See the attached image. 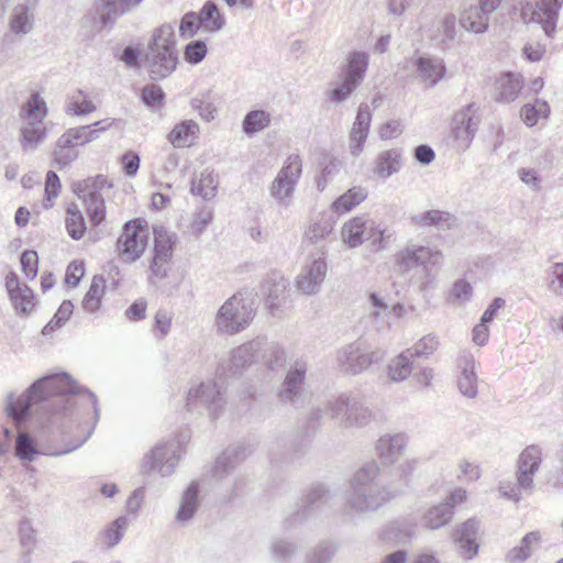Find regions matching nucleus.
Instances as JSON below:
<instances>
[{"label": "nucleus", "mask_w": 563, "mask_h": 563, "mask_svg": "<svg viewBox=\"0 0 563 563\" xmlns=\"http://www.w3.org/2000/svg\"><path fill=\"white\" fill-rule=\"evenodd\" d=\"M75 394L86 395L89 398L98 419L99 408L96 395L86 387H78L73 377L65 372L43 376L29 387L25 395L18 398L14 394H9L5 411L15 426L20 427L31 416L33 405L47 402V407H51L54 412H66L73 407L70 395Z\"/></svg>", "instance_id": "nucleus-1"}, {"label": "nucleus", "mask_w": 563, "mask_h": 563, "mask_svg": "<svg viewBox=\"0 0 563 563\" xmlns=\"http://www.w3.org/2000/svg\"><path fill=\"white\" fill-rule=\"evenodd\" d=\"M401 493V487L387 483L376 462L358 468L349 482L344 493L347 514L366 515L375 512Z\"/></svg>", "instance_id": "nucleus-2"}, {"label": "nucleus", "mask_w": 563, "mask_h": 563, "mask_svg": "<svg viewBox=\"0 0 563 563\" xmlns=\"http://www.w3.org/2000/svg\"><path fill=\"white\" fill-rule=\"evenodd\" d=\"M145 59L153 80L164 79L176 69L178 52L172 25L164 24L154 31Z\"/></svg>", "instance_id": "nucleus-3"}, {"label": "nucleus", "mask_w": 563, "mask_h": 563, "mask_svg": "<svg viewBox=\"0 0 563 563\" xmlns=\"http://www.w3.org/2000/svg\"><path fill=\"white\" fill-rule=\"evenodd\" d=\"M542 463V450L537 444L528 445L517 460L516 482H501L499 492L508 500L518 503L522 495L534 489V475Z\"/></svg>", "instance_id": "nucleus-4"}, {"label": "nucleus", "mask_w": 563, "mask_h": 563, "mask_svg": "<svg viewBox=\"0 0 563 563\" xmlns=\"http://www.w3.org/2000/svg\"><path fill=\"white\" fill-rule=\"evenodd\" d=\"M442 254L428 246L410 244L395 255V269L401 275L417 272L426 278L433 277Z\"/></svg>", "instance_id": "nucleus-5"}, {"label": "nucleus", "mask_w": 563, "mask_h": 563, "mask_svg": "<svg viewBox=\"0 0 563 563\" xmlns=\"http://www.w3.org/2000/svg\"><path fill=\"white\" fill-rule=\"evenodd\" d=\"M255 311L252 301L245 300L241 292L234 294L218 310L216 327L223 333H239L252 322Z\"/></svg>", "instance_id": "nucleus-6"}, {"label": "nucleus", "mask_w": 563, "mask_h": 563, "mask_svg": "<svg viewBox=\"0 0 563 563\" xmlns=\"http://www.w3.org/2000/svg\"><path fill=\"white\" fill-rule=\"evenodd\" d=\"M327 408L331 419L343 428H362L372 420V411L353 394H340L328 401Z\"/></svg>", "instance_id": "nucleus-7"}, {"label": "nucleus", "mask_w": 563, "mask_h": 563, "mask_svg": "<svg viewBox=\"0 0 563 563\" xmlns=\"http://www.w3.org/2000/svg\"><path fill=\"white\" fill-rule=\"evenodd\" d=\"M331 499L332 494L323 484L311 485L301 495L297 508L284 519V528L290 530L317 517Z\"/></svg>", "instance_id": "nucleus-8"}, {"label": "nucleus", "mask_w": 563, "mask_h": 563, "mask_svg": "<svg viewBox=\"0 0 563 563\" xmlns=\"http://www.w3.org/2000/svg\"><path fill=\"white\" fill-rule=\"evenodd\" d=\"M225 405L224 390L218 382H202L196 388L188 391L186 408L190 412L202 413L208 411L211 420L219 417Z\"/></svg>", "instance_id": "nucleus-9"}, {"label": "nucleus", "mask_w": 563, "mask_h": 563, "mask_svg": "<svg viewBox=\"0 0 563 563\" xmlns=\"http://www.w3.org/2000/svg\"><path fill=\"white\" fill-rule=\"evenodd\" d=\"M176 242V233L169 232L163 227L154 228V254L150 264L151 276L148 278L152 284H155V279L163 280L168 276Z\"/></svg>", "instance_id": "nucleus-10"}, {"label": "nucleus", "mask_w": 563, "mask_h": 563, "mask_svg": "<svg viewBox=\"0 0 563 563\" xmlns=\"http://www.w3.org/2000/svg\"><path fill=\"white\" fill-rule=\"evenodd\" d=\"M385 356L383 350L366 352L362 341H354L336 352L339 369L347 375H356L378 363Z\"/></svg>", "instance_id": "nucleus-11"}, {"label": "nucleus", "mask_w": 563, "mask_h": 563, "mask_svg": "<svg viewBox=\"0 0 563 563\" xmlns=\"http://www.w3.org/2000/svg\"><path fill=\"white\" fill-rule=\"evenodd\" d=\"M147 241L148 230L142 224L141 219L128 221L117 241V249L122 261L133 263L139 260L146 249Z\"/></svg>", "instance_id": "nucleus-12"}, {"label": "nucleus", "mask_w": 563, "mask_h": 563, "mask_svg": "<svg viewBox=\"0 0 563 563\" xmlns=\"http://www.w3.org/2000/svg\"><path fill=\"white\" fill-rule=\"evenodd\" d=\"M183 445L179 440H169L158 443L145 455L142 470L145 473L157 471L162 476H169L180 460Z\"/></svg>", "instance_id": "nucleus-13"}, {"label": "nucleus", "mask_w": 563, "mask_h": 563, "mask_svg": "<svg viewBox=\"0 0 563 563\" xmlns=\"http://www.w3.org/2000/svg\"><path fill=\"white\" fill-rule=\"evenodd\" d=\"M478 106L471 102L455 112L451 123V133L454 139V146L465 151L470 147L479 125V117L476 114Z\"/></svg>", "instance_id": "nucleus-14"}, {"label": "nucleus", "mask_w": 563, "mask_h": 563, "mask_svg": "<svg viewBox=\"0 0 563 563\" xmlns=\"http://www.w3.org/2000/svg\"><path fill=\"white\" fill-rule=\"evenodd\" d=\"M307 364L303 361H296L287 369L285 378L277 389V398L280 402L299 407L305 400V382Z\"/></svg>", "instance_id": "nucleus-15"}, {"label": "nucleus", "mask_w": 563, "mask_h": 563, "mask_svg": "<svg viewBox=\"0 0 563 563\" xmlns=\"http://www.w3.org/2000/svg\"><path fill=\"white\" fill-rule=\"evenodd\" d=\"M260 342L256 338L233 349L228 361L223 362L219 369V379L221 377L239 378L253 364L258 363Z\"/></svg>", "instance_id": "nucleus-16"}, {"label": "nucleus", "mask_w": 563, "mask_h": 563, "mask_svg": "<svg viewBox=\"0 0 563 563\" xmlns=\"http://www.w3.org/2000/svg\"><path fill=\"white\" fill-rule=\"evenodd\" d=\"M466 498V492L456 488L441 503L428 508L421 516V525L429 530H438L449 525L454 515V508Z\"/></svg>", "instance_id": "nucleus-17"}, {"label": "nucleus", "mask_w": 563, "mask_h": 563, "mask_svg": "<svg viewBox=\"0 0 563 563\" xmlns=\"http://www.w3.org/2000/svg\"><path fill=\"white\" fill-rule=\"evenodd\" d=\"M300 175L301 159L299 155H290L271 185L269 191L272 197L284 205H288V199L290 198Z\"/></svg>", "instance_id": "nucleus-18"}, {"label": "nucleus", "mask_w": 563, "mask_h": 563, "mask_svg": "<svg viewBox=\"0 0 563 563\" xmlns=\"http://www.w3.org/2000/svg\"><path fill=\"white\" fill-rule=\"evenodd\" d=\"M457 388L460 393L470 399L476 398L478 394V377L475 371V360L473 354L463 350L456 358Z\"/></svg>", "instance_id": "nucleus-19"}, {"label": "nucleus", "mask_w": 563, "mask_h": 563, "mask_svg": "<svg viewBox=\"0 0 563 563\" xmlns=\"http://www.w3.org/2000/svg\"><path fill=\"white\" fill-rule=\"evenodd\" d=\"M327 271L328 266L323 258L309 261L296 279L297 289L305 295L317 294L325 278Z\"/></svg>", "instance_id": "nucleus-20"}, {"label": "nucleus", "mask_w": 563, "mask_h": 563, "mask_svg": "<svg viewBox=\"0 0 563 563\" xmlns=\"http://www.w3.org/2000/svg\"><path fill=\"white\" fill-rule=\"evenodd\" d=\"M417 520L413 517H400L388 522L382 531L384 542L406 544L416 537Z\"/></svg>", "instance_id": "nucleus-21"}, {"label": "nucleus", "mask_w": 563, "mask_h": 563, "mask_svg": "<svg viewBox=\"0 0 563 563\" xmlns=\"http://www.w3.org/2000/svg\"><path fill=\"white\" fill-rule=\"evenodd\" d=\"M372 114L366 103H362L358 108L355 121L350 132V152L353 156H358L364 147L367 139Z\"/></svg>", "instance_id": "nucleus-22"}, {"label": "nucleus", "mask_w": 563, "mask_h": 563, "mask_svg": "<svg viewBox=\"0 0 563 563\" xmlns=\"http://www.w3.org/2000/svg\"><path fill=\"white\" fill-rule=\"evenodd\" d=\"M407 442L404 433L385 434L376 443L377 455L384 464H394L404 455Z\"/></svg>", "instance_id": "nucleus-23"}, {"label": "nucleus", "mask_w": 563, "mask_h": 563, "mask_svg": "<svg viewBox=\"0 0 563 563\" xmlns=\"http://www.w3.org/2000/svg\"><path fill=\"white\" fill-rule=\"evenodd\" d=\"M253 451L254 446L245 443H239L225 449L214 463L212 468L213 476L221 479L236 463L243 461Z\"/></svg>", "instance_id": "nucleus-24"}, {"label": "nucleus", "mask_w": 563, "mask_h": 563, "mask_svg": "<svg viewBox=\"0 0 563 563\" xmlns=\"http://www.w3.org/2000/svg\"><path fill=\"white\" fill-rule=\"evenodd\" d=\"M536 5L537 10H534L533 16L541 24L545 35L550 38L554 37L563 0H540Z\"/></svg>", "instance_id": "nucleus-25"}, {"label": "nucleus", "mask_w": 563, "mask_h": 563, "mask_svg": "<svg viewBox=\"0 0 563 563\" xmlns=\"http://www.w3.org/2000/svg\"><path fill=\"white\" fill-rule=\"evenodd\" d=\"M256 341L260 342L258 363L264 364L272 372H277L285 366L286 352L277 342L268 341L264 336H257Z\"/></svg>", "instance_id": "nucleus-26"}, {"label": "nucleus", "mask_w": 563, "mask_h": 563, "mask_svg": "<svg viewBox=\"0 0 563 563\" xmlns=\"http://www.w3.org/2000/svg\"><path fill=\"white\" fill-rule=\"evenodd\" d=\"M142 0H95V8L103 26L112 23L130 8L136 7Z\"/></svg>", "instance_id": "nucleus-27"}, {"label": "nucleus", "mask_w": 563, "mask_h": 563, "mask_svg": "<svg viewBox=\"0 0 563 563\" xmlns=\"http://www.w3.org/2000/svg\"><path fill=\"white\" fill-rule=\"evenodd\" d=\"M373 223L363 217H355L342 228V238L351 247L361 245L365 240L372 238Z\"/></svg>", "instance_id": "nucleus-28"}, {"label": "nucleus", "mask_w": 563, "mask_h": 563, "mask_svg": "<svg viewBox=\"0 0 563 563\" xmlns=\"http://www.w3.org/2000/svg\"><path fill=\"white\" fill-rule=\"evenodd\" d=\"M497 101L508 103L516 100L523 87V77L520 74L507 71L497 79Z\"/></svg>", "instance_id": "nucleus-29"}, {"label": "nucleus", "mask_w": 563, "mask_h": 563, "mask_svg": "<svg viewBox=\"0 0 563 563\" xmlns=\"http://www.w3.org/2000/svg\"><path fill=\"white\" fill-rule=\"evenodd\" d=\"M199 135V125L194 120L177 123L168 134V141L176 148L189 147Z\"/></svg>", "instance_id": "nucleus-30"}, {"label": "nucleus", "mask_w": 563, "mask_h": 563, "mask_svg": "<svg viewBox=\"0 0 563 563\" xmlns=\"http://www.w3.org/2000/svg\"><path fill=\"white\" fill-rule=\"evenodd\" d=\"M299 544L287 537L274 538L269 545V555L274 563H295Z\"/></svg>", "instance_id": "nucleus-31"}, {"label": "nucleus", "mask_w": 563, "mask_h": 563, "mask_svg": "<svg viewBox=\"0 0 563 563\" xmlns=\"http://www.w3.org/2000/svg\"><path fill=\"white\" fill-rule=\"evenodd\" d=\"M368 54L365 52H352L346 64L342 68L343 78L356 86L363 81L368 67Z\"/></svg>", "instance_id": "nucleus-32"}, {"label": "nucleus", "mask_w": 563, "mask_h": 563, "mask_svg": "<svg viewBox=\"0 0 563 563\" xmlns=\"http://www.w3.org/2000/svg\"><path fill=\"white\" fill-rule=\"evenodd\" d=\"M368 54L365 52H352L346 64L342 68L343 78L356 86L363 81L368 67Z\"/></svg>", "instance_id": "nucleus-33"}, {"label": "nucleus", "mask_w": 563, "mask_h": 563, "mask_svg": "<svg viewBox=\"0 0 563 563\" xmlns=\"http://www.w3.org/2000/svg\"><path fill=\"white\" fill-rule=\"evenodd\" d=\"M199 482L192 481L184 490L176 514V521L185 523L192 519L199 506Z\"/></svg>", "instance_id": "nucleus-34"}, {"label": "nucleus", "mask_w": 563, "mask_h": 563, "mask_svg": "<svg viewBox=\"0 0 563 563\" xmlns=\"http://www.w3.org/2000/svg\"><path fill=\"white\" fill-rule=\"evenodd\" d=\"M112 126V122H108L106 126L100 129H91V126H77L68 129L62 136V144H71L74 147L85 145L99 137L100 133Z\"/></svg>", "instance_id": "nucleus-35"}, {"label": "nucleus", "mask_w": 563, "mask_h": 563, "mask_svg": "<svg viewBox=\"0 0 563 563\" xmlns=\"http://www.w3.org/2000/svg\"><path fill=\"white\" fill-rule=\"evenodd\" d=\"M288 282L284 277H269L262 285V291L266 295V303L271 310L279 307L287 297Z\"/></svg>", "instance_id": "nucleus-36"}, {"label": "nucleus", "mask_w": 563, "mask_h": 563, "mask_svg": "<svg viewBox=\"0 0 563 563\" xmlns=\"http://www.w3.org/2000/svg\"><path fill=\"white\" fill-rule=\"evenodd\" d=\"M33 25L34 15L30 7L25 3L15 5L9 20L10 31L16 35H25L33 30Z\"/></svg>", "instance_id": "nucleus-37"}, {"label": "nucleus", "mask_w": 563, "mask_h": 563, "mask_svg": "<svg viewBox=\"0 0 563 563\" xmlns=\"http://www.w3.org/2000/svg\"><path fill=\"white\" fill-rule=\"evenodd\" d=\"M401 166V151L391 148L380 152L375 161L374 172L379 177L388 178L396 174Z\"/></svg>", "instance_id": "nucleus-38"}, {"label": "nucleus", "mask_w": 563, "mask_h": 563, "mask_svg": "<svg viewBox=\"0 0 563 563\" xmlns=\"http://www.w3.org/2000/svg\"><path fill=\"white\" fill-rule=\"evenodd\" d=\"M489 13L481 5H471L464 10L460 18L462 27L474 33H483L487 30Z\"/></svg>", "instance_id": "nucleus-39"}, {"label": "nucleus", "mask_w": 563, "mask_h": 563, "mask_svg": "<svg viewBox=\"0 0 563 563\" xmlns=\"http://www.w3.org/2000/svg\"><path fill=\"white\" fill-rule=\"evenodd\" d=\"M416 66L419 77L430 87L437 85L445 75V66L442 60L419 57Z\"/></svg>", "instance_id": "nucleus-40"}, {"label": "nucleus", "mask_w": 563, "mask_h": 563, "mask_svg": "<svg viewBox=\"0 0 563 563\" xmlns=\"http://www.w3.org/2000/svg\"><path fill=\"white\" fill-rule=\"evenodd\" d=\"M74 191L85 201L90 223L98 227L106 218V203L102 195L100 192Z\"/></svg>", "instance_id": "nucleus-41"}, {"label": "nucleus", "mask_w": 563, "mask_h": 563, "mask_svg": "<svg viewBox=\"0 0 563 563\" xmlns=\"http://www.w3.org/2000/svg\"><path fill=\"white\" fill-rule=\"evenodd\" d=\"M205 31L214 33L223 29L224 16L219 12L217 3L207 1L199 13H197Z\"/></svg>", "instance_id": "nucleus-42"}, {"label": "nucleus", "mask_w": 563, "mask_h": 563, "mask_svg": "<svg viewBox=\"0 0 563 563\" xmlns=\"http://www.w3.org/2000/svg\"><path fill=\"white\" fill-rule=\"evenodd\" d=\"M541 540V536L538 531H531L527 533L520 541V544L512 548L506 554L507 563H522L527 561L532 553L531 545L533 543H539Z\"/></svg>", "instance_id": "nucleus-43"}, {"label": "nucleus", "mask_w": 563, "mask_h": 563, "mask_svg": "<svg viewBox=\"0 0 563 563\" xmlns=\"http://www.w3.org/2000/svg\"><path fill=\"white\" fill-rule=\"evenodd\" d=\"M336 552L334 541L322 540L306 552L303 563H331Z\"/></svg>", "instance_id": "nucleus-44"}, {"label": "nucleus", "mask_w": 563, "mask_h": 563, "mask_svg": "<svg viewBox=\"0 0 563 563\" xmlns=\"http://www.w3.org/2000/svg\"><path fill=\"white\" fill-rule=\"evenodd\" d=\"M454 218L448 211L429 210L416 216H412L411 221L420 227H435L439 229L450 228L451 221Z\"/></svg>", "instance_id": "nucleus-45"}, {"label": "nucleus", "mask_w": 563, "mask_h": 563, "mask_svg": "<svg viewBox=\"0 0 563 563\" xmlns=\"http://www.w3.org/2000/svg\"><path fill=\"white\" fill-rule=\"evenodd\" d=\"M106 289V279L103 276L96 275L90 284L88 291L82 299V308L87 312H96L101 306V299Z\"/></svg>", "instance_id": "nucleus-46"}, {"label": "nucleus", "mask_w": 563, "mask_h": 563, "mask_svg": "<svg viewBox=\"0 0 563 563\" xmlns=\"http://www.w3.org/2000/svg\"><path fill=\"white\" fill-rule=\"evenodd\" d=\"M367 196L363 187H353L332 202V210L338 213H345L358 206Z\"/></svg>", "instance_id": "nucleus-47"}, {"label": "nucleus", "mask_w": 563, "mask_h": 563, "mask_svg": "<svg viewBox=\"0 0 563 563\" xmlns=\"http://www.w3.org/2000/svg\"><path fill=\"white\" fill-rule=\"evenodd\" d=\"M218 188L217 176L212 172L205 170L199 179L191 180L190 191L192 195L200 196L205 200H210L216 196Z\"/></svg>", "instance_id": "nucleus-48"}, {"label": "nucleus", "mask_w": 563, "mask_h": 563, "mask_svg": "<svg viewBox=\"0 0 563 563\" xmlns=\"http://www.w3.org/2000/svg\"><path fill=\"white\" fill-rule=\"evenodd\" d=\"M66 230L73 240H80L86 233L87 227L84 214L76 203H70L66 210Z\"/></svg>", "instance_id": "nucleus-49"}, {"label": "nucleus", "mask_w": 563, "mask_h": 563, "mask_svg": "<svg viewBox=\"0 0 563 563\" xmlns=\"http://www.w3.org/2000/svg\"><path fill=\"white\" fill-rule=\"evenodd\" d=\"M412 358L407 350L393 358L388 366L389 377L395 382L405 380L412 372Z\"/></svg>", "instance_id": "nucleus-50"}, {"label": "nucleus", "mask_w": 563, "mask_h": 563, "mask_svg": "<svg viewBox=\"0 0 563 563\" xmlns=\"http://www.w3.org/2000/svg\"><path fill=\"white\" fill-rule=\"evenodd\" d=\"M549 113L550 106L542 99H536L534 103H526L520 110V115L528 126L536 125L539 118H547Z\"/></svg>", "instance_id": "nucleus-51"}, {"label": "nucleus", "mask_w": 563, "mask_h": 563, "mask_svg": "<svg viewBox=\"0 0 563 563\" xmlns=\"http://www.w3.org/2000/svg\"><path fill=\"white\" fill-rule=\"evenodd\" d=\"M269 123L271 115L268 112L264 110H252L244 117L242 128L246 135H253L267 128Z\"/></svg>", "instance_id": "nucleus-52"}, {"label": "nucleus", "mask_w": 563, "mask_h": 563, "mask_svg": "<svg viewBox=\"0 0 563 563\" xmlns=\"http://www.w3.org/2000/svg\"><path fill=\"white\" fill-rule=\"evenodd\" d=\"M334 220L330 214H322L316 220L306 232V238L311 243H318L321 239L328 238L333 231Z\"/></svg>", "instance_id": "nucleus-53"}, {"label": "nucleus", "mask_w": 563, "mask_h": 563, "mask_svg": "<svg viewBox=\"0 0 563 563\" xmlns=\"http://www.w3.org/2000/svg\"><path fill=\"white\" fill-rule=\"evenodd\" d=\"M128 527V519L124 516L118 517L100 534L101 541L109 548L115 547L122 539Z\"/></svg>", "instance_id": "nucleus-54"}, {"label": "nucleus", "mask_w": 563, "mask_h": 563, "mask_svg": "<svg viewBox=\"0 0 563 563\" xmlns=\"http://www.w3.org/2000/svg\"><path fill=\"white\" fill-rule=\"evenodd\" d=\"M9 298L18 314H29L35 306L34 292L29 286L22 287Z\"/></svg>", "instance_id": "nucleus-55"}, {"label": "nucleus", "mask_w": 563, "mask_h": 563, "mask_svg": "<svg viewBox=\"0 0 563 563\" xmlns=\"http://www.w3.org/2000/svg\"><path fill=\"white\" fill-rule=\"evenodd\" d=\"M15 455L21 461L32 462L40 454L33 438L25 432H20L15 440Z\"/></svg>", "instance_id": "nucleus-56"}, {"label": "nucleus", "mask_w": 563, "mask_h": 563, "mask_svg": "<svg viewBox=\"0 0 563 563\" xmlns=\"http://www.w3.org/2000/svg\"><path fill=\"white\" fill-rule=\"evenodd\" d=\"M21 132L22 145L25 150L35 148L46 136L42 122H30Z\"/></svg>", "instance_id": "nucleus-57"}, {"label": "nucleus", "mask_w": 563, "mask_h": 563, "mask_svg": "<svg viewBox=\"0 0 563 563\" xmlns=\"http://www.w3.org/2000/svg\"><path fill=\"white\" fill-rule=\"evenodd\" d=\"M74 305L70 300H64L51 321L43 328V335H48L63 327L70 318Z\"/></svg>", "instance_id": "nucleus-58"}, {"label": "nucleus", "mask_w": 563, "mask_h": 563, "mask_svg": "<svg viewBox=\"0 0 563 563\" xmlns=\"http://www.w3.org/2000/svg\"><path fill=\"white\" fill-rule=\"evenodd\" d=\"M77 157V148L71 144H62V136H59L53 152L54 164L63 168L73 163Z\"/></svg>", "instance_id": "nucleus-59"}, {"label": "nucleus", "mask_w": 563, "mask_h": 563, "mask_svg": "<svg viewBox=\"0 0 563 563\" xmlns=\"http://www.w3.org/2000/svg\"><path fill=\"white\" fill-rule=\"evenodd\" d=\"M23 110L30 122H42V119L46 115V104L37 92L32 93Z\"/></svg>", "instance_id": "nucleus-60"}, {"label": "nucleus", "mask_w": 563, "mask_h": 563, "mask_svg": "<svg viewBox=\"0 0 563 563\" xmlns=\"http://www.w3.org/2000/svg\"><path fill=\"white\" fill-rule=\"evenodd\" d=\"M439 340L434 334H427L421 338L411 349L407 351L415 357H428L438 349Z\"/></svg>", "instance_id": "nucleus-61"}, {"label": "nucleus", "mask_w": 563, "mask_h": 563, "mask_svg": "<svg viewBox=\"0 0 563 563\" xmlns=\"http://www.w3.org/2000/svg\"><path fill=\"white\" fill-rule=\"evenodd\" d=\"M164 98L165 93L163 89L157 85H146L142 89L141 99L143 103L153 110L159 109L162 107Z\"/></svg>", "instance_id": "nucleus-62"}, {"label": "nucleus", "mask_w": 563, "mask_h": 563, "mask_svg": "<svg viewBox=\"0 0 563 563\" xmlns=\"http://www.w3.org/2000/svg\"><path fill=\"white\" fill-rule=\"evenodd\" d=\"M21 268L25 277L33 280L38 272V255L34 250H26L21 254Z\"/></svg>", "instance_id": "nucleus-63"}, {"label": "nucleus", "mask_w": 563, "mask_h": 563, "mask_svg": "<svg viewBox=\"0 0 563 563\" xmlns=\"http://www.w3.org/2000/svg\"><path fill=\"white\" fill-rule=\"evenodd\" d=\"M550 278L549 289L558 295L563 296V263H554L548 271Z\"/></svg>", "instance_id": "nucleus-64"}]
</instances>
